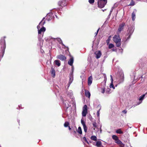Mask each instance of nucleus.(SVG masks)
<instances>
[{
  "label": "nucleus",
  "mask_w": 147,
  "mask_h": 147,
  "mask_svg": "<svg viewBox=\"0 0 147 147\" xmlns=\"http://www.w3.org/2000/svg\"><path fill=\"white\" fill-rule=\"evenodd\" d=\"M54 64L55 65H57L58 67H59L61 65V62L60 61L56 60L54 61Z\"/></svg>",
  "instance_id": "4468645a"
},
{
  "label": "nucleus",
  "mask_w": 147,
  "mask_h": 147,
  "mask_svg": "<svg viewBox=\"0 0 147 147\" xmlns=\"http://www.w3.org/2000/svg\"><path fill=\"white\" fill-rule=\"evenodd\" d=\"M91 139L93 140L96 141L97 140V138L95 136H91Z\"/></svg>",
  "instance_id": "cd10ccee"
},
{
  "label": "nucleus",
  "mask_w": 147,
  "mask_h": 147,
  "mask_svg": "<svg viewBox=\"0 0 147 147\" xmlns=\"http://www.w3.org/2000/svg\"><path fill=\"white\" fill-rule=\"evenodd\" d=\"M106 80L107 79L106 78H105L104 81L101 83V92L103 94L105 92L107 94H109L111 93L112 91L109 87H107V88H105Z\"/></svg>",
  "instance_id": "f03ea898"
},
{
  "label": "nucleus",
  "mask_w": 147,
  "mask_h": 147,
  "mask_svg": "<svg viewBox=\"0 0 147 147\" xmlns=\"http://www.w3.org/2000/svg\"><path fill=\"white\" fill-rule=\"evenodd\" d=\"M97 33H96V32H95V36H96L97 35Z\"/></svg>",
  "instance_id": "3c124183"
},
{
  "label": "nucleus",
  "mask_w": 147,
  "mask_h": 147,
  "mask_svg": "<svg viewBox=\"0 0 147 147\" xmlns=\"http://www.w3.org/2000/svg\"><path fill=\"white\" fill-rule=\"evenodd\" d=\"M21 106V105H20L18 106V107H19V109H20L21 107H20Z\"/></svg>",
  "instance_id": "49530a36"
},
{
  "label": "nucleus",
  "mask_w": 147,
  "mask_h": 147,
  "mask_svg": "<svg viewBox=\"0 0 147 147\" xmlns=\"http://www.w3.org/2000/svg\"><path fill=\"white\" fill-rule=\"evenodd\" d=\"M5 38V37H4ZM0 44L1 45V49L2 50L3 55L2 57L3 56L4 54L5 51L6 47L5 42L4 38L1 39L0 40Z\"/></svg>",
  "instance_id": "39448f33"
},
{
  "label": "nucleus",
  "mask_w": 147,
  "mask_h": 147,
  "mask_svg": "<svg viewBox=\"0 0 147 147\" xmlns=\"http://www.w3.org/2000/svg\"><path fill=\"white\" fill-rule=\"evenodd\" d=\"M123 112L124 113H127V111L126 110H123Z\"/></svg>",
  "instance_id": "a18cd8bd"
},
{
  "label": "nucleus",
  "mask_w": 147,
  "mask_h": 147,
  "mask_svg": "<svg viewBox=\"0 0 147 147\" xmlns=\"http://www.w3.org/2000/svg\"><path fill=\"white\" fill-rule=\"evenodd\" d=\"M135 5V2L133 0H131L129 4L128 5L134 6Z\"/></svg>",
  "instance_id": "7c9ffc66"
},
{
  "label": "nucleus",
  "mask_w": 147,
  "mask_h": 147,
  "mask_svg": "<svg viewBox=\"0 0 147 147\" xmlns=\"http://www.w3.org/2000/svg\"><path fill=\"white\" fill-rule=\"evenodd\" d=\"M51 74L53 75V77H54L55 75V71L52 68L51 69Z\"/></svg>",
  "instance_id": "393cba45"
},
{
  "label": "nucleus",
  "mask_w": 147,
  "mask_h": 147,
  "mask_svg": "<svg viewBox=\"0 0 147 147\" xmlns=\"http://www.w3.org/2000/svg\"><path fill=\"white\" fill-rule=\"evenodd\" d=\"M111 36H110L108 39L106 40V42L107 44H109L110 40V37Z\"/></svg>",
  "instance_id": "c9c22d12"
},
{
  "label": "nucleus",
  "mask_w": 147,
  "mask_h": 147,
  "mask_svg": "<svg viewBox=\"0 0 147 147\" xmlns=\"http://www.w3.org/2000/svg\"><path fill=\"white\" fill-rule=\"evenodd\" d=\"M88 1L90 4H92L94 2V0H89Z\"/></svg>",
  "instance_id": "ea45409f"
},
{
  "label": "nucleus",
  "mask_w": 147,
  "mask_h": 147,
  "mask_svg": "<svg viewBox=\"0 0 147 147\" xmlns=\"http://www.w3.org/2000/svg\"><path fill=\"white\" fill-rule=\"evenodd\" d=\"M145 96V95L144 94L140 96V98L139 99V102H138L137 105H139L141 103L142 101V100H143V99L144 98Z\"/></svg>",
  "instance_id": "dca6fc26"
},
{
  "label": "nucleus",
  "mask_w": 147,
  "mask_h": 147,
  "mask_svg": "<svg viewBox=\"0 0 147 147\" xmlns=\"http://www.w3.org/2000/svg\"><path fill=\"white\" fill-rule=\"evenodd\" d=\"M69 130H71V129L69 126Z\"/></svg>",
  "instance_id": "09e8293b"
},
{
  "label": "nucleus",
  "mask_w": 147,
  "mask_h": 147,
  "mask_svg": "<svg viewBox=\"0 0 147 147\" xmlns=\"http://www.w3.org/2000/svg\"><path fill=\"white\" fill-rule=\"evenodd\" d=\"M83 128H84V131L85 132H86L87 131V127L86 126L83 127Z\"/></svg>",
  "instance_id": "58836bf2"
},
{
  "label": "nucleus",
  "mask_w": 147,
  "mask_h": 147,
  "mask_svg": "<svg viewBox=\"0 0 147 147\" xmlns=\"http://www.w3.org/2000/svg\"><path fill=\"white\" fill-rule=\"evenodd\" d=\"M95 145L97 147H104L102 145V143L100 141H98L97 142Z\"/></svg>",
  "instance_id": "a211bd4d"
},
{
  "label": "nucleus",
  "mask_w": 147,
  "mask_h": 147,
  "mask_svg": "<svg viewBox=\"0 0 147 147\" xmlns=\"http://www.w3.org/2000/svg\"><path fill=\"white\" fill-rule=\"evenodd\" d=\"M119 76L120 82H122L123 81L124 79V75L122 71H121L119 72Z\"/></svg>",
  "instance_id": "6e6552de"
},
{
  "label": "nucleus",
  "mask_w": 147,
  "mask_h": 147,
  "mask_svg": "<svg viewBox=\"0 0 147 147\" xmlns=\"http://www.w3.org/2000/svg\"><path fill=\"white\" fill-rule=\"evenodd\" d=\"M99 30V28L98 29V30H97V32H96L97 33H98Z\"/></svg>",
  "instance_id": "de8ad7c7"
},
{
  "label": "nucleus",
  "mask_w": 147,
  "mask_h": 147,
  "mask_svg": "<svg viewBox=\"0 0 147 147\" xmlns=\"http://www.w3.org/2000/svg\"><path fill=\"white\" fill-rule=\"evenodd\" d=\"M134 26H133L128 28L127 33L124 38L123 40L124 41H126L129 39L134 31Z\"/></svg>",
  "instance_id": "7ed1b4c3"
},
{
  "label": "nucleus",
  "mask_w": 147,
  "mask_h": 147,
  "mask_svg": "<svg viewBox=\"0 0 147 147\" xmlns=\"http://www.w3.org/2000/svg\"><path fill=\"white\" fill-rule=\"evenodd\" d=\"M100 109L97 111V115L99 119V114H100Z\"/></svg>",
  "instance_id": "e433bc0d"
},
{
  "label": "nucleus",
  "mask_w": 147,
  "mask_h": 147,
  "mask_svg": "<svg viewBox=\"0 0 147 147\" xmlns=\"http://www.w3.org/2000/svg\"><path fill=\"white\" fill-rule=\"evenodd\" d=\"M67 95L71 98H73V93L72 90H69L67 92Z\"/></svg>",
  "instance_id": "aec40b11"
},
{
  "label": "nucleus",
  "mask_w": 147,
  "mask_h": 147,
  "mask_svg": "<svg viewBox=\"0 0 147 147\" xmlns=\"http://www.w3.org/2000/svg\"><path fill=\"white\" fill-rule=\"evenodd\" d=\"M45 40H46V41H47L48 39H46V38H45Z\"/></svg>",
  "instance_id": "603ef678"
},
{
  "label": "nucleus",
  "mask_w": 147,
  "mask_h": 147,
  "mask_svg": "<svg viewBox=\"0 0 147 147\" xmlns=\"http://www.w3.org/2000/svg\"><path fill=\"white\" fill-rule=\"evenodd\" d=\"M87 113V111H83L82 113V116L83 117L86 116Z\"/></svg>",
  "instance_id": "bb28decb"
},
{
  "label": "nucleus",
  "mask_w": 147,
  "mask_h": 147,
  "mask_svg": "<svg viewBox=\"0 0 147 147\" xmlns=\"http://www.w3.org/2000/svg\"><path fill=\"white\" fill-rule=\"evenodd\" d=\"M92 125L93 126V127H96V122H94L92 123Z\"/></svg>",
  "instance_id": "a19ab883"
},
{
  "label": "nucleus",
  "mask_w": 147,
  "mask_h": 147,
  "mask_svg": "<svg viewBox=\"0 0 147 147\" xmlns=\"http://www.w3.org/2000/svg\"><path fill=\"white\" fill-rule=\"evenodd\" d=\"M111 77V83L110 86V88H113V89H115V87H114L113 84V78L112 76L111 75H110Z\"/></svg>",
  "instance_id": "ddd939ff"
},
{
  "label": "nucleus",
  "mask_w": 147,
  "mask_h": 147,
  "mask_svg": "<svg viewBox=\"0 0 147 147\" xmlns=\"http://www.w3.org/2000/svg\"><path fill=\"white\" fill-rule=\"evenodd\" d=\"M112 138L113 139L116 140L118 139V137L116 135H113L112 136Z\"/></svg>",
  "instance_id": "c756f323"
},
{
  "label": "nucleus",
  "mask_w": 147,
  "mask_h": 147,
  "mask_svg": "<svg viewBox=\"0 0 147 147\" xmlns=\"http://www.w3.org/2000/svg\"><path fill=\"white\" fill-rule=\"evenodd\" d=\"M54 39L55 40H56L57 41H58V42L61 44V45L63 46H64V45L63 44V43L62 42V41L59 38H54Z\"/></svg>",
  "instance_id": "4be33fe9"
},
{
  "label": "nucleus",
  "mask_w": 147,
  "mask_h": 147,
  "mask_svg": "<svg viewBox=\"0 0 147 147\" xmlns=\"http://www.w3.org/2000/svg\"><path fill=\"white\" fill-rule=\"evenodd\" d=\"M83 139L84 140H85V141L87 142V143H88V142L86 140V138L85 137H84Z\"/></svg>",
  "instance_id": "c03bdc74"
},
{
  "label": "nucleus",
  "mask_w": 147,
  "mask_h": 147,
  "mask_svg": "<svg viewBox=\"0 0 147 147\" xmlns=\"http://www.w3.org/2000/svg\"><path fill=\"white\" fill-rule=\"evenodd\" d=\"M81 123L83 126V127L86 126L85 122L82 119L81 120Z\"/></svg>",
  "instance_id": "473e14b6"
},
{
  "label": "nucleus",
  "mask_w": 147,
  "mask_h": 147,
  "mask_svg": "<svg viewBox=\"0 0 147 147\" xmlns=\"http://www.w3.org/2000/svg\"><path fill=\"white\" fill-rule=\"evenodd\" d=\"M49 17L48 19V21L50 20L51 19H52V14L51 13H49L47 15V18H48Z\"/></svg>",
  "instance_id": "b1692460"
},
{
  "label": "nucleus",
  "mask_w": 147,
  "mask_h": 147,
  "mask_svg": "<svg viewBox=\"0 0 147 147\" xmlns=\"http://www.w3.org/2000/svg\"><path fill=\"white\" fill-rule=\"evenodd\" d=\"M95 57L97 59H98L101 56V53L100 51H97L95 52Z\"/></svg>",
  "instance_id": "9b49d317"
},
{
  "label": "nucleus",
  "mask_w": 147,
  "mask_h": 147,
  "mask_svg": "<svg viewBox=\"0 0 147 147\" xmlns=\"http://www.w3.org/2000/svg\"><path fill=\"white\" fill-rule=\"evenodd\" d=\"M85 91V95L86 97H88L89 98L90 96V93L89 91L86 90H84Z\"/></svg>",
  "instance_id": "2eb2a0df"
},
{
  "label": "nucleus",
  "mask_w": 147,
  "mask_h": 147,
  "mask_svg": "<svg viewBox=\"0 0 147 147\" xmlns=\"http://www.w3.org/2000/svg\"><path fill=\"white\" fill-rule=\"evenodd\" d=\"M112 51H115V50L114 49H112Z\"/></svg>",
  "instance_id": "8fccbe9b"
},
{
  "label": "nucleus",
  "mask_w": 147,
  "mask_h": 147,
  "mask_svg": "<svg viewBox=\"0 0 147 147\" xmlns=\"http://www.w3.org/2000/svg\"><path fill=\"white\" fill-rule=\"evenodd\" d=\"M74 67L73 66L72 67V68H71L72 71L70 73H72V74H73V71H74Z\"/></svg>",
  "instance_id": "37998d69"
},
{
  "label": "nucleus",
  "mask_w": 147,
  "mask_h": 147,
  "mask_svg": "<svg viewBox=\"0 0 147 147\" xmlns=\"http://www.w3.org/2000/svg\"><path fill=\"white\" fill-rule=\"evenodd\" d=\"M115 5V4L114 5V6H113V7L112 8V9H111V11H110V13L109 15H111V13L112 12V11H113V9L115 8V7H114V6Z\"/></svg>",
  "instance_id": "4c0bfd02"
},
{
  "label": "nucleus",
  "mask_w": 147,
  "mask_h": 147,
  "mask_svg": "<svg viewBox=\"0 0 147 147\" xmlns=\"http://www.w3.org/2000/svg\"><path fill=\"white\" fill-rule=\"evenodd\" d=\"M69 124V123L67 122H66L64 124V126L65 127H67Z\"/></svg>",
  "instance_id": "f704fd0d"
},
{
  "label": "nucleus",
  "mask_w": 147,
  "mask_h": 147,
  "mask_svg": "<svg viewBox=\"0 0 147 147\" xmlns=\"http://www.w3.org/2000/svg\"><path fill=\"white\" fill-rule=\"evenodd\" d=\"M101 131H102L101 130V129H100V132H101Z\"/></svg>",
  "instance_id": "864d4df0"
},
{
  "label": "nucleus",
  "mask_w": 147,
  "mask_h": 147,
  "mask_svg": "<svg viewBox=\"0 0 147 147\" xmlns=\"http://www.w3.org/2000/svg\"><path fill=\"white\" fill-rule=\"evenodd\" d=\"M92 76H90L88 78V86H90L92 83Z\"/></svg>",
  "instance_id": "f8f14e48"
},
{
  "label": "nucleus",
  "mask_w": 147,
  "mask_h": 147,
  "mask_svg": "<svg viewBox=\"0 0 147 147\" xmlns=\"http://www.w3.org/2000/svg\"><path fill=\"white\" fill-rule=\"evenodd\" d=\"M77 132L80 134H82V130L80 127H78L77 130Z\"/></svg>",
  "instance_id": "a878e982"
},
{
  "label": "nucleus",
  "mask_w": 147,
  "mask_h": 147,
  "mask_svg": "<svg viewBox=\"0 0 147 147\" xmlns=\"http://www.w3.org/2000/svg\"><path fill=\"white\" fill-rule=\"evenodd\" d=\"M73 80V75L72 73H70L69 76V81L68 84V88Z\"/></svg>",
  "instance_id": "1a4fd4ad"
},
{
  "label": "nucleus",
  "mask_w": 147,
  "mask_h": 147,
  "mask_svg": "<svg viewBox=\"0 0 147 147\" xmlns=\"http://www.w3.org/2000/svg\"><path fill=\"white\" fill-rule=\"evenodd\" d=\"M115 142L118 144H120L121 145V147H123V146H124L123 144L122 143V142L120 140H119L118 139L117 140H115Z\"/></svg>",
  "instance_id": "6ab92c4d"
},
{
  "label": "nucleus",
  "mask_w": 147,
  "mask_h": 147,
  "mask_svg": "<svg viewBox=\"0 0 147 147\" xmlns=\"http://www.w3.org/2000/svg\"><path fill=\"white\" fill-rule=\"evenodd\" d=\"M132 20L133 21H134L136 18V12L133 11L131 14Z\"/></svg>",
  "instance_id": "412c9836"
},
{
  "label": "nucleus",
  "mask_w": 147,
  "mask_h": 147,
  "mask_svg": "<svg viewBox=\"0 0 147 147\" xmlns=\"http://www.w3.org/2000/svg\"><path fill=\"white\" fill-rule=\"evenodd\" d=\"M107 0H98V5L99 7L103 8L107 3Z\"/></svg>",
  "instance_id": "423d86ee"
},
{
  "label": "nucleus",
  "mask_w": 147,
  "mask_h": 147,
  "mask_svg": "<svg viewBox=\"0 0 147 147\" xmlns=\"http://www.w3.org/2000/svg\"><path fill=\"white\" fill-rule=\"evenodd\" d=\"M89 119L91 121H92L93 119L92 116L90 115V116H89Z\"/></svg>",
  "instance_id": "79ce46f5"
},
{
  "label": "nucleus",
  "mask_w": 147,
  "mask_h": 147,
  "mask_svg": "<svg viewBox=\"0 0 147 147\" xmlns=\"http://www.w3.org/2000/svg\"><path fill=\"white\" fill-rule=\"evenodd\" d=\"M87 111V106L86 105H85L83 107V110Z\"/></svg>",
  "instance_id": "2f4dec72"
},
{
  "label": "nucleus",
  "mask_w": 147,
  "mask_h": 147,
  "mask_svg": "<svg viewBox=\"0 0 147 147\" xmlns=\"http://www.w3.org/2000/svg\"><path fill=\"white\" fill-rule=\"evenodd\" d=\"M57 58L59 59L62 61L65 60L66 59V57L64 55L62 54H60L57 56Z\"/></svg>",
  "instance_id": "9d476101"
},
{
  "label": "nucleus",
  "mask_w": 147,
  "mask_h": 147,
  "mask_svg": "<svg viewBox=\"0 0 147 147\" xmlns=\"http://www.w3.org/2000/svg\"><path fill=\"white\" fill-rule=\"evenodd\" d=\"M114 45L112 44H110L109 45V49H111L114 47Z\"/></svg>",
  "instance_id": "72a5a7b5"
},
{
  "label": "nucleus",
  "mask_w": 147,
  "mask_h": 147,
  "mask_svg": "<svg viewBox=\"0 0 147 147\" xmlns=\"http://www.w3.org/2000/svg\"><path fill=\"white\" fill-rule=\"evenodd\" d=\"M125 25V24L124 23H122L119 25V27L118 30V33H120L121 32V31L123 30Z\"/></svg>",
  "instance_id": "0eeeda50"
},
{
  "label": "nucleus",
  "mask_w": 147,
  "mask_h": 147,
  "mask_svg": "<svg viewBox=\"0 0 147 147\" xmlns=\"http://www.w3.org/2000/svg\"><path fill=\"white\" fill-rule=\"evenodd\" d=\"M63 104L65 105V107L67 108H68L70 105H69L67 102V101H65L63 102Z\"/></svg>",
  "instance_id": "5701e85b"
},
{
  "label": "nucleus",
  "mask_w": 147,
  "mask_h": 147,
  "mask_svg": "<svg viewBox=\"0 0 147 147\" xmlns=\"http://www.w3.org/2000/svg\"><path fill=\"white\" fill-rule=\"evenodd\" d=\"M45 17L43 18L37 27L38 30V37L40 38L42 37L43 33L46 31V28L43 26V25L45 23Z\"/></svg>",
  "instance_id": "f257e3e1"
},
{
  "label": "nucleus",
  "mask_w": 147,
  "mask_h": 147,
  "mask_svg": "<svg viewBox=\"0 0 147 147\" xmlns=\"http://www.w3.org/2000/svg\"><path fill=\"white\" fill-rule=\"evenodd\" d=\"M56 16V17L57 18V16Z\"/></svg>",
  "instance_id": "5fc2aeb1"
},
{
  "label": "nucleus",
  "mask_w": 147,
  "mask_h": 147,
  "mask_svg": "<svg viewBox=\"0 0 147 147\" xmlns=\"http://www.w3.org/2000/svg\"><path fill=\"white\" fill-rule=\"evenodd\" d=\"M74 62V58L73 57H71L70 59L68 61V64L71 66H72Z\"/></svg>",
  "instance_id": "f3484780"
},
{
  "label": "nucleus",
  "mask_w": 147,
  "mask_h": 147,
  "mask_svg": "<svg viewBox=\"0 0 147 147\" xmlns=\"http://www.w3.org/2000/svg\"><path fill=\"white\" fill-rule=\"evenodd\" d=\"M121 40L119 34L115 35L113 37V40L115 43L117 47H119L121 45Z\"/></svg>",
  "instance_id": "20e7f679"
},
{
  "label": "nucleus",
  "mask_w": 147,
  "mask_h": 147,
  "mask_svg": "<svg viewBox=\"0 0 147 147\" xmlns=\"http://www.w3.org/2000/svg\"><path fill=\"white\" fill-rule=\"evenodd\" d=\"M116 132L117 134H123V132L121 131L120 129H119L117 130L116 131Z\"/></svg>",
  "instance_id": "c85d7f7f"
}]
</instances>
